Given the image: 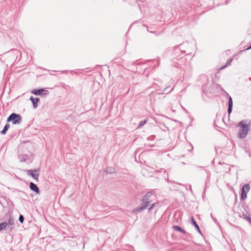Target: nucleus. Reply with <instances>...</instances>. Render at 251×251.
I'll use <instances>...</instances> for the list:
<instances>
[{
	"label": "nucleus",
	"mask_w": 251,
	"mask_h": 251,
	"mask_svg": "<svg viewBox=\"0 0 251 251\" xmlns=\"http://www.w3.org/2000/svg\"><path fill=\"white\" fill-rule=\"evenodd\" d=\"M144 69H145L144 73V74H146V72H148L151 70V68H150L149 69L145 68Z\"/></svg>",
	"instance_id": "f704fd0d"
},
{
	"label": "nucleus",
	"mask_w": 251,
	"mask_h": 251,
	"mask_svg": "<svg viewBox=\"0 0 251 251\" xmlns=\"http://www.w3.org/2000/svg\"><path fill=\"white\" fill-rule=\"evenodd\" d=\"M156 204L155 203H150V206L148 208L149 211H151L152 209H153L156 206Z\"/></svg>",
	"instance_id": "a878e982"
},
{
	"label": "nucleus",
	"mask_w": 251,
	"mask_h": 251,
	"mask_svg": "<svg viewBox=\"0 0 251 251\" xmlns=\"http://www.w3.org/2000/svg\"><path fill=\"white\" fill-rule=\"evenodd\" d=\"M226 93L228 96V106H233V101L232 98L229 96V95L226 92Z\"/></svg>",
	"instance_id": "412c9836"
},
{
	"label": "nucleus",
	"mask_w": 251,
	"mask_h": 251,
	"mask_svg": "<svg viewBox=\"0 0 251 251\" xmlns=\"http://www.w3.org/2000/svg\"><path fill=\"white\" fill-rule=\"evenodd\" d=\"M186 56L188 57H191V58L194 56V55L193 56L191 55V53H188L186 54Z\"/></svg>",
	"instance_id": "e433bc0d"
},
{
	"label": "nucleus",
	"mask_w": 251,
	"mask_h": 251,
	"mask_svg": "<svg viewBox=\"0 0 251 251\" xmlns=\"http://www.w3.org/2000/svg\"><path fill=\"white\" fill-rule=\"evenodd\" d=\"M247 194H246L245 193H241L240 194V200L241 201H244L245 199L247 198Z\"/></svg>",
	"instance_id": "393cba45"
},
{
	"label": "nucleus",
	"mask_w": 251,
	"mask_h": 251,
	"mask_svg": "<svg viewBox=\"0 0 251 251\" xmlns=\"http://www.w3.org/2000/svg\"><path fill=\"white\" fill-rule=\"evenodd\" d=\"M162 171H163L164 172H166V171H165V170L164 169H161V171H160V172H162Z\"/></svg>",
	"instance_id": "ea45409f"
},
{
	"label": "nucleus",
	"mask_w": 251,
	"mask_h": 251,
	"mask_svg": "<svg viewBox=\"0 0 251 251\" xmlns=\"http://www.w3.org/2000/svg\"><path fill=\"white\" fill-rule=\"evenodd\" d=\"M186 58L184 56L177 55L171 60L172 66L177 68L183 70L185 65Z\"/></svg>",
	"instance_id": "7ed1b4c3"
},
{
	"label": "nucleus",
	"mask_w": 251,
	"mask_h": 251,
	"mask_svg": "<svg viewBox=\"0 0 251 251\" xmlns=\"http://www.w3.org/2000/svg\"><path fill=\"white\" fill-rule=\"evenodd\" d=\"M7 226V224L6 222H3L0 223V231L3 229H6Z\"/></svg>",
	"instance_id": "aec40b11"
},
{
	"label": "nucleus",
	"mask_w": 251,
	"mask_h": 251,
	"mask_svg": "<svg viewBox=\"0 0 251 251\" xmlns=\"http://www.w3.org/2000/svg\"><path fill=\"white\" fill-rule=\"evenodd\" d=\"M155 138V136L154 135H152L151 136H149L147 138V140L149 141H153L154 140Z\"/></svg>",
	"instance_id": "cd10ccee"
},
{
	"label": "nucleus",
	"mask_w": 251,
	"mask_h": 251,
	"mask_svg": "<svg viewBox=\"0 0 251 251\" xmlns=\"http://www.w3.org/2000/svg\"><path fill=\"white\" fill-rule=\"evenodd\" d=\"M184 234L186 235V237H189V238H192V234L189 233H188L186 232V233H184Z\"/></svg>",
	"instance_id": "473e14b6"
},
{
	"label": "nucleus",
	"mask_w": 251,
	"mask_h": 251,
	"mask_svg": "<svg viewBox=\"0 0 251 251\" xmlns=\"http://www.w3.org/2000/svg\"><path fill=\"white\" fill-rule=\"evenodd\" d=\"M249 79H250V80H251V77H250V78H249Z\"/></svg>",
	"instance_id": "09e8293b"
},
{
	"label": "nucleus",
	"mask_w": 251,
	"mask_h": 251,
	"mask_svg": "<svg viewBox=\"0 0 251 251\" xmlns=\"http://www.w3.org/2000/svg\"><path fill=\"white\" fill-rule=\"evenodd\" d=\"M251 45L248 47L247 49L243 50L241 51V52H243V51H246V50H251Z\"/></svg>",
	"instance_id": "c9c22d12"
},
{
	"label": "nucleus",
	"mask_w": 251,
	"mask_h": 251,
	"mask_svg": "<svg viewBox=\"0 0 251 251\" xmlns=\"http://www.w3.org/2000/svg\"><path fill=\"white\" fill-rule=\"evenodd\" d=\"M250 189V185L249 184H244L241 188V193L247 194Z\"/></svg>",
	"instance_id": "2eb2a0df"
},
{
	"label": "nucleus",
	"mask_w": 251,
	"mask_h": 251,
	"mask_svg": "<svg viewBox=\"0 0 251 251\" xmlns=\"http://www.w3.org/2000/svg\"><path fill=\"white\" fill-rule=\"evenodd\" d=\"M243 218H244V219H245L246 220H247V219L248 218V217H249V216H248L246 214H244V213H243Z\"/></svg>",
	"instance_id": "72a5a7b5"
},
{
	"label": "nucleus",
	"mask_w": 251,
	"mask_h": 251,
	"mask_svg": "<svg viewBox=\"0 0 251 251\" xmlns=\"http://www.w3.org/2000/svg\"><path fill=\"white\" fill-rule=\"evenodd\" d=\"M104 172L108 174H111L116 173V169L114 167H109L103 170Z\"/></svg>",
	"instance_id": "f3484780"
},
{
	"label": "nucleus",
	"mask_w": 251,
	"mask_h": 251,
	"mask_svg": "<svg viewBox=\"0 0 251 251\" xmlns=\"http://www.w3.org/2000/svg\"><path fill=\"white\" fill-rule=\"evenodd\" d=\"M154 191H149L146 194H145L144 195H143L142 197V199H141V201H150V202L151 203L152 201L151 200V197L153 194V192Z\"/></svg>",
	"instance_id": "9d476101"
},
{
	"label": "nucleus",
	"mask_w": 251,
	"mask_h": 251,
	"mask_svg": "<svg viewBox=\"0 0 251 251\" xmlns=\"http://www.w3.org/2000/svg\"><path fill=\"white\" fill-rule=\"evenodd\" d=\"M19 221H20V222L21 224L23 223V222L24 221V217L23 215H22V214L20 215L19 218Z\"/></svg>",
	"instance_id": "bb28decb"
},
{
	"label": "nucleus",
	"mask_w": 251,
	"mask_h": 251,
	"mask_svg": "<svg viewBox=\"0 0 251 251\" xmlns=\"http://www.w3.org/2000/svg\"><path fill=\"white\" fill-rule=\"evenodd\" d=\"M146 75V76H148V75H149V73H148L147 75L146 74V75Z\"/></svg>",
	"instance_id": "c03bdc74"
},
{
	"label": "nucleus",
	"mask_w": 251,
	"mask_h": 251,
	"mask_svg": "<svg viewBox=\"0 0 251 251\" xmlns=\"http://www.w3.org/2000/svg\"><path fill=\"white\" fill-rule=\"evenodd\" d=\"M8 226V228L11 230L13 229V227L10 226H13L14 224V219L10 216L8 220V223H7Z\"/></svg>",
	"instance_id": "dca6fc26"
},
{
	"label": "nucleus",
	"mask_w": 251,
	"mask_h": 251,
	"mask_svg": "<svg viewBox=\"0 0 251 251\" xmlns=\"http://www.w3.org/2000/svg\"><path fill=\"white\" fill-rule=\"evenodd\" d=\"M174 90V88H173L170 91V92H171L172 91H173Z\"/></svg>",
	"instance_id": "49530a36"
},
{
	"label": "nucleus",
	"mask_w": 251,
	"mask_h": 251,
	"mask_svg": "<svg viewBox=\"0 0 251 251\" xmlns=\"http://www.w3.org/2000/svg\"><path fill=\"white\" fill-rule=\"evenodd\" d=\"M75 74H76V75H77V74H78V73L77 72H75Z\"/></svg>",
	"instance_id": "a18cd8bd"
},
{
	"label": "nucleus",
	"mask_w": 251,
	"mask_h": 251,
	"mask_svg": "<svg viewBox=\"0 0 251 251\" xmlns=\"http://www.w3.org/2000/svg\"><path fill=\"white\" fill-rule=\"evenodd\" d=\"M251 125V121L249 119L242 120L237 124V126L240 128L237 133V137L239 139L245 138L250 131Z\"/></svg>",
	"instance_id": "f03ea898"
},
{
	"label": "nucleus",
	"mask_w": 251,
	"mask_h": 251,
	"mask_svg": "<svg viewBox=\"0 0 251 251\" xmlns=\"http://www.w3.org/2000/svg\"><path fill=\"white\" fill-rule=\"evenodd\" d=\"M25 171H26V174L28 176H31L37 181H38L40 169H35L33 170H26Z\"/></svg>",
	"instance_id": "0eeeda50"
},
{
	"label": "nucleus",
	"mask_w": 251,
	"mask_h": 251,
	"mask_svg": "<svg viewBox=\"0 0 251 251\" xmlns=\"http://www.w3.org/2000/svg\"><path fill=\"white\" fill-rule=\"evenodd\" d=\"M150 204V201H141V202L139 204L138 206H137L135 208H134L132 212L133 213H140L146 209L147 208H149Z\"/></svg>",
	"instance_id": "423d86ee"
},
{
	"label": "nucleus",
	"mask_w": 251,
	"mask_h": 251,
	"mask_svg": "<svg viewBox=\"0 0 251 251\" xmlns=\"http://www.w3.org/2000/svg\"><path fill=\"white\" fill-rule=\"evenodd\" d=\"M184 45L185 43H183V44H180L174 47L173 54L175 57H176L177 55H180L179 53H181V54H184L186 53V51L183 48V46Z\"/></svg>",
	"instance_id": "39448f33"
},
{
	"label": "nucleus",
	"mask_w": 251,
	"mask_h": 251,
	"mask_svg": "<svg viewBox=\"0 0 251 251\" xmlns=\"http://www.w3.org/2000/svg\"><path fill=\"white\" fill-rule=\"evenodd\" d=\"M67 72V71H64L62 72V73H66Z\"/></svg>",
	"instance_id": "a19ab883"
},
{
	"label": "nucleus",
	"mask_w": 251,
	"mask_h": 251,
	"mask_svg": "<svg viewBox=\"0 0 251 251\" xmlns=\"http://www.w3.org/2000/svg\"><path fill=\"white\" fill-rule=\"evenodd\" d=\"M147 121L146 120H144L140 121L138 125V128L141 127L142 126H144L147 123Z\"/></svg>",
	"instance_id": "4be33fe9"
},
{
	"label": "nucleus",
	"mask_w": 251,
	"mask_h": 251,
	"mask_svg": "<svg viewBox=\"0 0 251 251\" xmlns=\"http://www.w3.org/2000/svg\"><path fill=\"white\" fill-rule=\"evenodd\" d=\"M124 1H127L129 3H133L136 2L137 0H124Z\"/></svg>",
	"instance_id": "2f4dec72"
},
{
	"label": "nucleus",
	"mask_w": 251,
	"mask_h": 251,
	"mask_svg": "<svg viewBox=\"0 0 251 251\" xmlns=\"http://www.w3.org/2000/svg\"><path fill=\"white\" fill-rule=\"evenodd\" d=\"M227 67V66L226 65V64H225V65L224 66H222L220 69L219 70H223L225 68H226V67Z\"/></svg>",
	"instance_id": "4c0bfd02"
},
{
	"label": "nucleus",
	"mask_w": 251,
	"mask_h": 251,
	"mask_svg": "<svg viewBox=\"0 0 251 251\" xmlns=\"http://www.w3.org/2000/svg\"><path fill=\"white\" fill-rule=\"evenodd\" d=\"M232 108H233V106H228L227 112H228V115H230V114L231 113L232 110Z\"/></svg>",
	"instance_id": "7c9ffc66"
},
{
	"label": "nucleus",
	"mask_w": 251,
	"mask_h": 251,
	"mask_svg": "<svg viewBox=\"0 0 251 251\" xmlns=\"http://www.w3.org/2000/svg\"><path fill=\"white\" fill-rule=\"evenodd\" d=\"M7 123L11 122L13 125H19L22 122L21 115L16 113H12L7 118Z\"/></svg>",
	"instance_id": "20e7f679"
},
{
	"label": "nucleus",
	"mask_w": 251,
	"mask_h": 251,
	"mask_svg": "<svg viewBox=\"0 0 251 251\" xmlns=\"http://www.w3.org/2000/svg\"><path fill=\"white\" fill-rule=\"evenodd\" d=\"M247 221L250 223V224H251V218H250V217L249 216L248 217V218L247 219Z\"/></svg>",
	"instance_id": "58836bf2"
},
{
	"label": "nucleus",
	"mask_w": 251,
	"mask_h": 251,
	"mask_svg": "<svg viewBox=\"0 0 251 251\" xmlns=\"http://www.w3.org/2000/svg\"><path fill=\"white\" fill-rule=\"evenodd\" d=\"M135 62H131L130 65H129L128 66L130 68L129 70H132V71H134L133 70L135 69L134 67L137 65Z\"/></svg>",
	"instance_id": "b1692460"
},
{
	"label": "nucleus",
	"mask_w": 251,
	"mask_h": 251,
	"mask_svg": "<svg viewBox=\"0 0 251 251\" xmlns=\"http://www.w3.org/2000/svg\"><path fill=\"white\" fill-rule=\"evenodd\" d=\"M9 9L3 3L0 5V17H4L8 14Z\"/></svg>",
	"instance_id": "1a4fd4ad"
},
{
	"label": "nucleus",
	"mask_w": 251,
	"mask_h": 251,
	"mask_svg": "<svg viewBox=\"0 0 251 251\" xmlns=\"http://www.w3.org/2000/svg\"><path fill=\"white\" fill-rule=\"evenodd\" d=\"M9 127H10V125H9V124H6L4 126V127H3V129L0 131V134H2V135H4V134H5L6 133V132H7V130H8V129L9 128Z\"/></svg>",
	"instance_id": "6ab92c4d"
},
{
	"label": "nucleus",
	"mask_w": 251,
	"mask_h": 251,
	"mask_svg": "<svg viewBox=\"0 0 251 251\" xmlns=\"http://www.w3.org/2000/svg\"><path fill=\"white\" fill-rule=\"evenodd\" d=\"M228 0H227V1H226L225 2V4H227V3H228Z\"/></svg>",
	"instance_id": "37998d69"
},
{
	"label": "nucleus",
	"mask_w": 251,
	"mask_h": 251,
	"mask_svg": "<svg viewBox=\"0 0 251 251\" xmlns=\"http://www.w3.org/2000/svg\"><path fill=\"white\" fill-rule=\"evenodd\" d=\"M200 79L203 83L202 86V91L207 97L211 98V95L216 93V89H220L223 90L225 93L226 91L223 89L222 86L219 84H213V82H211L208 76L205 75H202L200 76Z\"/></svg>",
	"instance_id": "f257e3e1"
},
{
	"label": "nucleus",
	"mask_w": 251,
	"mask_h": 251,
	"mask_svg": "<svg viewBox=\"0 0 251 251\" xmlns=\"http://www.w3.org/2000/svg\"><path fill=\"white\" fill-rule=\"evenodd\" d=\"M232 60H233V58L228 59L226 62V65L227 66H229L230 65L231 62L232 61Z\"/></svg>",
	"instance_id": "c85d7f7f"
},
{
	"label": "nucleus",
	"mask_w": 251,
	"mask_h": 251,
	"mask_svg": "<svg viewBox=\"0 0 251 251\" xmlns=\"http://www.w3.org/2000/svg\"><path fill=\"white\" fill-rule=\"evenodd\" d=\"M147 30L149 32L152 33H155V34L156 33V31L151 30V29H152V27H149L147 26Z\"/></svg>",
	"instance_id": "c756f323"
},
{
	"label": "nucleus",
	"mask_w": 251,
	"mask_h": 251,
	"mask_svg": "<svg viewBox=\"0 0 251 251\" xmlns=\"http://www.w3.org/2000/svg\"><path fill=\"white\" fill-rule=\"evenodd\" d=\"M172 228L175 230L182 233H186V231L179 226H173Z\"/></svg>",
	"instance_id": "a211bd4d"
},
{
	"label": "nucleus",
	"mask_w": 251,
	"mask_h": 251,
	"mask_svg": "<svg viewBox=\"0 0 251 251\" xmlns=\"http://www.w3.org/2000/svg\"><path fill=\"white\" fill-rule=\"evenodd\" d=\"M31 93L36 96H46L49 94L48 90L45 88L34 89L31 91Z\"/></svg>",
	"instance_id": "6e6552de"
},
{
	"label": "nucleus",
	"mask_w": 251,
	"mask_h": 251,
	"mask_svg": "<svg viewBox=\"0 0 251 251\" xmlns=\"http://www.w3.org/2000/svg\"><path fill=\"white\" fill-rule=\"evenodd\" d=\"M19 158L21 162H25L26 160L27 156L23 155H19Z\"/></svg>",
	"instance_id": "5701e85b"
},
{
	"label": "nucleus",
	"mask_w": 251,
	"mask_h": 251,
	"mask_svg": "<svg viewBox=\"0 0 251 251\" xmlns=\"http://www.w3.org/2000/svg\"><path fill=\"white\" fill-rule=\"evenodd\" d=\"M29 187L30 189L36 194H40V191L37 185L34 183L31 182L29 183Z\"/></svg>",
	"instance_id": "f8f14e48"
},
{
	"label": "nucleus",
	"mask_w": 251,
	"mask_h": 251,
	"mask_svg": "<svg viewBox=\"0 0 251 251\" xmlns=\"http://www.w3.org/2000/svg\"><path fill=\"white\" fill-rule=\"evenodd\" d=\"M190 223L191 224L193 225L196 229L197 230V231L201 235H202V233H201V231L200 229V228L199 226V225H198V224L197 223L196 221L195 220V219L193 218V217H191V220H190Z\"/></svg>",
	"instance_id": "4468645a"
},
{
	"label": "nucleus",
	"mask_w": 251,
	"mask_h": 251,
	"mask_svg": "<svg viewBox=\"0 0 251 251\" xmlns=\"http://www.w3.org/2000/svg\"><path fill=\"white\" fill-rule=\"evenodd\" d=\"M29 100L31 101L33 108L35 109L38 107V103L40 102V99L39 98H34L33 96H30Z\"/></svg>",
	"instance_id": "ddd939ff"
},
{
	"label": "nucleus",
	"mask_w": 251,
	"mask_h": 251,
	"mask_svg": "<svg viewBox=\"0 0 251 251\" xmlns=\"http://www.w3.org/2000/svg\"><path fill=\"white\" fill-rule=\"evenodd\" d=\"M169 86L166 87L162 91L161 93H159L158 91V90H156L155 91L152 92L150 93L149 97L151 98V100L153 99H154L155 97H157L158 96H159L160 94H163V92H165L167 89L169 88Z\"/></svg>",
	"instance_id": "9b49d317"
},
{
	"label": "nucleus",
	"mask_w": 251,
	"mask_h": 251,
	"mask_svg": "<svg viewBox=\"0 0 251 251\" xmlns=\"http://www.w3.org/2000/svg\"><path fill=\"white\" fill-rule=\"evenodd\" d=\"M152 61V62L155 61V62H156L157 63H158V60H152V61Z\"/></svg>",
	"instance_id": "79ce46f5"
},
{
	"label": "nucleus",
	"mask_w": 251,
	"mask_h": 251,
	"mask_svg": "<svg viewBox=\"0 0 251 251\" xmlns=\"http://www.w3.org/2000/svg\"><path fill=\"white\" fill-rule=\"evenodd\" d=\"M169 179V177H168V176H167V180H168Z\"/></svg>",
	"instance_id": "de8ad7c7"
}]
</instances>
